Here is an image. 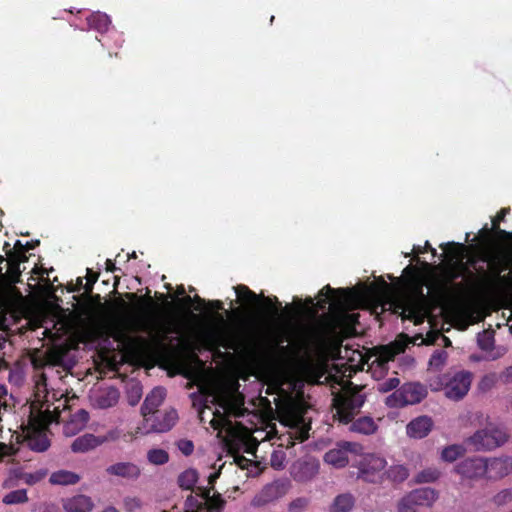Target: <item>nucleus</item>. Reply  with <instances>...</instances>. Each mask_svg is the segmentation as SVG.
<instances>
[{
    "mask_svg": "<svg viewBox=\"0 0 512 512\" xmlns=\"http://www.w3.org/2000/svg\"><path fill=\"white\" fill-rule=\"evenodd\" d=\"M478 346L480 349L485 351H490L494 347V337L493 334L489 331H484L482 334L478 336Z\"/></svg>",
    "mask_w": 512,
    "mask_h": 512,
    "instance_id": "nucleus-41",
    "label": "nucleus"
},
{
    "mask_svg": "<svg viewBox=\"0 0 512 512\" xmlns=\"http://www.w3.org/2000/svg\"><path fill=\"white\" fill-rule=\"evenodd\" d=\"M113 337L118 342H136L138 340L144 341L143 338L130 337L125 331L120 330V329L114 333Z\"/></svg>",
    "mask_w": 512,
    "mask_h": 512,
    "instance_id": "nucleus-50",
    "label": "nucleus"
},
{
    "mask_svg": "<svg viewBox=\"0 0 512 512\" xmlns=\"http://www.w3.org/2000/svg\"><path fill=\"white\" fill-rule=\"evenodd\" d=\"M406 496L407 501L415 506L431 507L439 498V492L431 487H423L410 491Z\"/></svg>",
    "mask_w": 512,
    "mask_h": 512,
    "instance_id": "nucleus-15",
    "label": "nucleus"
},
{
    "mask_svg": "<svg viewBox=\"0 0 512 512\" xmlns=\"http://www.w3.org/2000/svg\"><path fill=\"white\" fill-rule=\"evenodd\" d=\"M493 501L496 505L502 506L512 501V489H504L497 493Z\"/></svg>",
    "mask_w": 512,
    "mask_h": 512,
    "instance_id": "nucleus-44",
    "label": "nucleus"
},
{
    "mask_svg": "<svg viewBox=\"0 0 512 512\" xmlns=\"http://www.w3.org/2000/svg\"><path fill=\"white\" fill-rule=\"evenodd\" d=\"M318 464L309 461L299 462L293 467L292 475L296 481L306 482L318 473Z\"/></svg>",
    "mask_w": 512,
    "mask_h": 512,
    "instance_id": "nucleus-21",
    "label": "nucleus"
},
{
    "mask_svg": "<svg viewBox=\"0 0 512 512\" xmlns=\"http://www.w3.org/2000/svg\"><path fill=\"white\" fill-rule=\"evenodd\" d=\"M107 474L127 479H137L140 476V468L131 462H118L106 469Z\"/></svg>",
    "mask_w": 512,
    "mask_h": 512,
    "instance_id": "nucleus-20",
    "label": "nucleus"
},
{
    "mask_svg": "<svg viewBox=\"0 0 512 512\" xmlns=\"http://www.w3.org/2000/svg\"><path fill=\"white\" fill-rule=\"evenodd\" d=\"M82 288L84 289L83 279L81 277H78L76 285L70 286L68 288V291L69 292H79Z\"/></svg>",
    "mask_w": 512,
    "mask_h": 512,
    "instance_id": "nucleus-55",
    "label": "nucleus"
},
{
    "mask_svg": "<svg viewBox=\"0 0 512 512\" xmlns=\"http://www.w3.org/2000/svg\"><path fill=\"white\" fill-rule=\"evenodd\" d=\"M507 441V434L499 428L488 427L476 431L467 442L475 450H491Z\"/></svg>",
    "mask_w": 512,
    "mask_h": 512,
    "instance_id": "nucleus-6",
    "label": "nucleus"
},
{
    "mask_svg": "<svg viewBox=\"0 0 512 512\" xmlns=\"http://www.w3.org/2000/svg\"><path fill=\"white\" fill-rule=\"evenodd\" d=\"M197 490L196 496L187 497L185 512H221L224 501L219 494L211 496L210 489L206 487H198Z\"/></svg>",
    "mask_w": 512,
    "mask_h": 512,
    "instance_id": "nucleus-5",
    "label": "nucleus"
},
{
    "mask_svg": "<svg viewBox=\"0 0 512 512\" xmlns=\"http://www.w3.org/2000/svg\"><path fill=\"white\" fill-rule=\"evenodd\" d=\"M28 446L34 451L44 452L49 448L50 442L46 435L39 433L33 436H29Z\"/></svg>",
    "mask_w": 512,
    "mask_h": 512,
    "instance_id": "nucleus-36",
    "label": "nucleus"
},
{
    "mask_svg": "<svg viewBox=\"0 0 512 512\" xmlns=\"http://www.w3.org/2000/svg\"><path fill=\"white\" fill-rule=\"evenodd\" d=\"M234 289L238 299L241 302L249 304L251 307L259 305L260 308L264 310L265 314L272 317H279L280 311L283 315L290 314L291 310L293 309L291 305H286L284 308H282V305L276 296L267 297L264 296L263 293L256 294L246 285L240 284L234 287Z\"/></svg>",
    "mask_w": 512,
    "mask_h": 512,
    "instance_id": "nucleus-2",
    "label": "nucleus"
},
{
    "mask_svg": "<svg viewBox=\"0 0 512 512\" xmlns=\"http://www.w3.org/2000/svg\"><path fill=\"white\" fill-rule=\"evenodd\" d=\"M54 485H73L80 481V476L67 470H59L51 474L49 479Z\"/></svg>",
    "mask_w": 512,
    "mask_h": 512,
    "instance_id": "nucleus-28",
    "label": "nucleus"
},
{
    "mask_svg": "<svg viewBox=\"0 0 512 512\" xmlns=\"http://www.w3.org/2000/svg\"><path fill=\"white\" fill-rule=\"evenodd\" d=\"M38 480H40V476H34V475L30 474V475L28 476V478L26 479V482H27L28 484H34V483H36Z\"/></svg>",
    "mask_w": 512,
    "mask_h": 512,
    "instance_id": "nucleus-62",
    "label": "nucleus"
},
{
    "mask_svg": "<svg viewBox=\"0 0 512 512\" xmlns=\"http://www.w3.org/2000/svg\"><path fill=\"white\" fill-rule=\"evenodd\" d=\"M87 24L90 29L103 33L108 30L111 20L105 13L94 12L87 17Z\"/></svg>",
    "mask_w": 512,
    "mask_h": 512,
    "instance_id": "nucleus-27",
    "label": "nucleus"
},
{
    "mask_svg": "<svg viewBox=\"0 0 512 512\" xmlns=\"http://www.w3.org/2000/svg\"><path fill=\"white\" fill-rule=\"evenodd\" d=\"M28 501L27 497V491L25 489H18L9 492L5 497L3 498V502L5 504H20L25 503Z\"/></svg>",
    "mask_w": 512,
    "mask_h": 512,
    "instance_id": "nucleus-39",
    "label": "nucleus"
},
{
    "mask_svg": "<svg viewBox=\"0 0 512 512\" xmlns=\"http://www.w3.org/2000/svg\"><path fill=\"white\" fill-rule=\"evenodd\" d=\"M485 459V474L489 480H498L507 476L512 470V459L510 457H492Z\"/></svg>",
    "mask_w": 512,
    "mask_h": 512,
    "instance_id": "nucleus-12",
    "label": "nucleus"
},
{
    "mask_svg": "<svg viewBox=\"0 0 512 512\" xmlns=\"http://www.w3.org/2000/svg\"><path fill=\"white\" fill-rule=\"evenodd\" d=\"M105 264H106V270L108 272H114L117 269L115 266V263L111 259H107Z\"/></svg>",
    "mask_w": 512,
    "mask_h": 512,
    "instance_id": "nucleus-59",
    "label": "nucleus"
},
{
    "mask_svg": "<svg viewBox=\"0 0 512 512\" xmlns=\"http://www.w3.org/2000/svg\"><path fill=\"white\" fill-rule=\"evenodd\" d=\"M119 397L118 389L110 387L97 397V405L102 409L113 407L118 403Z\"/></svg>",
    "mask_w": 512,
    "mask_h": 512,
    "instance_id": "nucleus-29",
    "label": "nucleus"
},
{
    "mask_svg": "<svg viewBox=\"0 0 512 512\" xmlns=\"http://www.w3.org/2000/svg\"><path fill=\"white\" fill-rule=\"evenodd\" d=\"M493 232L496 234L497 238L500 240H509L512 238V232H508L506 230L500 229H492Z\"/></svg>",
    "mask_w": 512,
    "mask_h": 512,
    "instance_id": "nucleus-53",
    "label": "nucleus"
},
{
    "mask_svg": "<svg viewBox=\"0 0 512 512\" xmlns=\"http://www.w3.org/2000/svg\"><path fill=\"white\" fill-rule=\"evenodd\" d=\"M144 418L146 432L164 433L172 429L178 420V413L175 409L154 412Z\"/></svg>",
    "mask_w": 512,
    "mask_h": 512,
    "instance_id": "nucleus-8",
    "label": "nucleus"
},
{
    "mask_svg": "<svg viewBox=\"0 0 512 512\" xmlns=\"http://www.w3.org/2000/svg\"><path fill=\"white\" fill-rule=\"evenodd\" d=\"M433 427V421L428 416H419L412 421L406 427L407 435L415 438L422 439L426 437Z\"/></svg>",
    "mask_w": 512,
    "mask_h": 512,
    "instance_id": "nucleus-16",
    "label": "nucleus"
},
{
    "mask_svg": "<svg viewBox=\"0 0 512 512\" xmlns=\"http://www.w3.org/2000/svg\"><path fill=\"white\" fill-rule=\"evenodd\" d=\"M149 293L150 290L147 289V293L145 296L138 297L134 293H127L126 297L130 300H137L140 306H142L145 310L151 312L157 310L159 308V305L152 300Z\"/></svg>",
    "mask_w": 512,
    "mask_h": 512,
    "instance_id": "nucleus-38",
    "label": "nucleus"
},
{
    "mask_svg": "<svg viewBox=\"0 0 512 512\" xmlns=\"http://www.w3.org/2000/svg\"><path fill=\"white\" fill-rule=\"evenodd\" d=\"M197 481H198V472L192 468L185 470L178 477L179 486L186 490L193 489V487Z\"/></svg>",
    "mask_w": 512,
    "mask_h": 512,
    "instance_id": "nucleus-32",
    "label": "nucleus"
},
{
    "mask_svg": "<svg viewBox=\"0 0 512 512\" xmlns=\"http://www.w3.org/2000/svg\"><path fill=\"white\" fill-rule=\"evenodd\" d=\"M105 438L95 436L91 433H86L82 436L77 437L71 444V450L74 453H86L89 452L101 444H103Z\"/></svg>",
    "mask_w": 512,
    "mask_h": 512,
    "instance_id": "nucleus-18",
    "label": "nucleus"
},
{
    "mask_svg": "<svg viewBox=\"0 0 512 512\" xmlns=\"http://www.w3.org/2000/svg\"><path fill=\"white\" fill-rule=\"evenodd\" d=\"M509 208H502L495 217L492 218V229H498L500 222L505 219L506 214L509 212Z\"/></svg>",
    "mask_w": 512,
    "mask_h": 512,
    "instance_id": "nucleus-52",
    "label": "nucleus"
},
{
    "mask_svg": "<svg viewBox=\"0 0 512 512\" xmlns=\"http://www.w3.org/2000/svg\"><path fill=\"white\" fill-rule=\"evenodd\" d=\"M441 476L439 469L435 467H429L423 469L415 476V482L418 484L433 483L436 482Z\"/></svg>",
    "mask_w": 512,
    "mask_h": 512,
    "instance_id": "nucleus-34",
    "label": "nucleus"
},
{
    "mask_svg": "<svg viewBox=\"0 0 512 512\" xmlns=\"http://www.w3.org/2000/svg\"><path fill=\"white\" fill-rule=\"evenodd\" d=\"M427 396L424 385L416 382L403 384L386 398V405L390 408H401L407 405L420 403Z\"/></svg>",
    "mask_w": 512,
    "mask_h": 512,
    "instance_id": "nucleus-4",
    "label": "nucleus"
},
{
    "mask_svg": "<svg viewBox=\"0 0 512 512\" xmlns=\"http://www.w3.org/2000/svg\"><path fill=\"white\" fill-rule=\"evenodd\" d=\"M286 455L283 451H274L270 458V465L276 470H281L285 467Z\"/></svg>",
    "mask_w": 512,
    "mask_h": 512,
    "instance_id": "nucleus-43",
    "label": "nucleus"
},
{
    "mask_svg": "<svg viewBox=\"0 0 512 512\" xmlns=\"http://www.w3.org/2000/svg\"><path fill=\"white\" fill-rule=\"evenodd\" d=\"M284 342L283 338L273 340L269 343L264 342L259 339H252L244 345V350L249 355H262L266 354L268 351L279 350L281 352L287 351V346H282L281 344Z\"/></svg>",
    "mask_w": 512,
    "mask_h": 512,
    "instance_id": "nucleus-14",
    "label": "nucleus"
},
{
    "mask_svg": "<svg viewBox=\"0 0 512 512\" xmlns=\"http://www.w3.org/2000/svg\"><path fill=\"white\" fill-rule=\"evenodd\" d=\"M505 376H506L507 381L512 382V366L507 368Z\"/></svg>",
    "mask_w": 512,
    "mask_h": 512,
    "instance_id": "nucleus-64",
    "label": "nucleus"
},
{
    "mask_svg": "<svg viewBox=\"0 0 512 512\" xmlns=\"http://www.w3.org/2000/svg\"><path fill=\"white\" fill-rule=\"evenodd\" d=\"M43 512H61L56 506L50 505L45 507Z\"/></svg>",
    "mask_w": 512,
    "mask_h": 512,
    "instance_id": "nucleus-63",
    "label": "nucleus"
},
{
    "mask_svg": "<svg viewBox=\"0 0 512 512\" xmlns=\"http://www.w3.org/2000/svg\"><path fill=\"white\" fill-rule=\"evenodd\" d=\"M387 478L395 483L404 482L409 476V470L404 465H393L386 471Z\"/></svg>",
    "mask_w": 512,
    "mask_h": 512,
    "instance_id": "nucleus-33",
    "label": "nucleus"
},
{
    "mask_svg": "<svg viewBox=\"0 0 512 512\" xmlns=\"http://www.w3.org/2000/svg\"><path fill=\"white\" fill-rule=\"evenodd\" d=\"M147 460L153 465H164L169 461V454L164 449L153 448L147 452Z\"/></svg>",
    "mask_w": 512,
    "mask_h": 512,
    "instance_id": "nucleus-37",
    "label": "nucleus"
},
{
    "mask_svg": "<svg viewBox=\"0 0 512 512\" xmlns=\"http://www.w3.org/2000/svg\"><path fill=\"white\" fill-rule=\"evenodd\" d=\"M25 248V245L21 243L20 240H17L14 245V251H10L7 256L10 259L11 263L14 264L17 268L20 262H24L27 257L25 253H22V249Z\"/></svg>",
    "mask_w": 512,
    "mask_h": 512,
    "instance_id": "nucleus-40",
    "label": "nucleus"
},
{
    "mask_svg": "<svg viewBox=\"0 0 512 512\" xmlns=\"http://www.w3.org/2000/svg\"><path fill=\"white\" fill-rule=\"evenodd\" d=\"M441 248L445 249L448 247L447 254L451 258V260H455L461 269H466V266L462 262L464 255L463 251L465 250V245L462 243L450 242L445 246L441 245Z\"/></svg>",
    "mask_w": 512,
    "mask_h": 512,
    "instance_id": "nucleus-30",
    "label": "nucleus"
},
{
    "mask_svg": "<svg viewBox=\"0 0 512 512\" xmlns=\"http://www.w3.org/2000/svg\"><path fill=\"white\" fill-rule=\"evenodd\" d=\"M177 447L185 456L191 455L194 451V444L191 440H179L177 443Z\"/></svg>",
    "mask_w": 512,
    "mask_h": 512,
    "instance_id": "nucleus-49",
    "label": "nucleus"
},
{
    "mask_svg": "<svg viewBox=\"0 0 512 512\" xmlns=\"http://www.w3.org/2000/svg\"><path fill=\"white\" fill-rule=\"evenodd\" d=\"M454 472L463 479L482 478L485 474V459L479 457L467 458L454 467Z\"/></svg>",
    "mask_w": 512,
    "mask_h": 512,
    "instance_id": "nucleus-11",
    "label": "nucleus"
},
{
    "mask_svg": "<svg viewBox=\"0 0 512 512\" xmlns=\"http://www.w3.org/2000/svg\"><path fill=\"white\" fill-rule=\"evenodd\" d=\"M214 417L210 421V425L215 429H221L227 422L228 419L225 414L221 413L219 410L213 412Z\"/></svg>",
    "mask_w": 512,
    "mask_h": 512,
    "instance_id": "nucleus-46",
    "label": "nucleus"
},
{
    "mask_svg": "<svg viewBox=\"0 0 512 512\" xmlns=\"http://www.w3.org/2000/svg\"><path fill=\"white\" fill-rule=\"evenodd\" d=\"M99 278V273L93 272L91 269H87L86 283L84 290L87 295H90L93 291V286Z\"/></svg>",
    "mask_w": 512,
    "mask_h": 512,
    "instance_id": "nucleus-45",
    "label": "nucleus"
},
{
    "mask_svg": "<svg viewBox=\"0 0 512 512\" xmlns=\"http://www.w3.org/2000/svg\"><path fill=\"white\" fill-rule=\"evenodd\" d=\"M141 331L148 333L153 341L163 344L169 339V335L178 334L179 327L172 320L144 321L140 327Z\"/></svg>",
    "mask_w": 512,
    "mask_h": 512,
    "instance_id": "nucleus-9",
    "label": "nucleus"
},
{
    "mask_svg": "<svg viewBox=\"0 0 512 512\" xmlns=\"http://www.w3.org/2000/svg\"><path fill=\"white\" fill-rule=\"evenodd\" d=\"M362 446L355 442H342L338 448L329 450L324 455V461L336 468H343L349 463L348 454L358 453Z\"/></svg>",
    "mask_w": 512,
    "mask_h": 512,
    "instance_id": "nucleus-10",
    "label": "nucleus"
},
{
    "mask_svg": "<svg viewBox=\"0 0 512 512\" xmlns=\"http://www.w3.org/2000/svg\"><path fill=\"white\" fill-rule=\"evenodd\" d=\"M365 403V395L358 389L345 390L333 398L334 418L342 424H349Z\"/></svg>",
    "mask_w": 512,
    "mask_h": 512,
    "instance_id": "nucleus-3",
    "label": "nucleus"
},
{
    "mask_svg": "<svg viewBox=\"0 0 512 512\" xmlns=\"http://www.w3.org/2000/svg\"><path fill=\"white\" fill-rule=\"evenodd\" d=\"M166 396L165 389L162 387L154 388L145 398L142 406L141 413L143 417L159 412L158 407L162 404Z\"/></svg>",
    "mask_w": 512,
    "mask_h": 512,
    "instance_id": "nucleus-19",
    "label": "nucleus"
},
{
    "mask_svg": "<svg viewBox=\"0 0 512 512\" xmlns=\"http://www.w3.org/2000/svg\"><path fill=\"white\" fill-rule=\"evenodd\" d=\"M308 506V499L299 497L289 504V512H302Z\"/></svg>",
    "mask_w": 512,
    "mask_h": 512,
    "instance_id": "nucleus-47",
    "label": "nucleus"
},
{
    "mask_svg": "<svg viewBox=\"0 0 512 512\" xmlns=\"http://www.w3.org/2000/svg\"><path fill=\"white\" fill-rule=\"evenodd\" d=\"M355 504V498L350 493L339 494L330 506V512H350Z\"/></svg>",
    "mask_w": 512,
    "mask_h": 512,
    "instance_id": "nucleus-26",
    "label": "nucleus"
},
{
    "mask_svg": "<svg viewBox=\"0 0 512 512\" xmlns=\"http://www.w3.org/2000/svg\"><path fill=\"white\" fill-rule=\"evenodd\" d=\"M400 384V380L397 377H391L383 382L378 383L377 390L381 393H387L396 389Z\"/></svg>",
    "mask_w": 512,
    "mask_h": 512,
    "instance_id": "nucleus-42",
    "label": "nucleus"
},
{
    "mask_svg": "<svg viewBox=\"0 0 512 512\" xmlns=\"http://www.w3.org/2000/svg\"><path fill=\"white\" fill-rule=\"evenodd\" d=\"M78 416L80 417V419H81V421H82L83 423H86V422L89 420V414H88V412H87V411H85V410H80V411L78 412Z\"/></svg>",
    "mask_w": 512,
    "mask_h": 512,
    "instance_id": "nucleus-60",
    "label": "nucleus"
},
{
    "mask_svg": "<svg viewBox=\"0 0 512 512\" xmlns=\"http://www.w3.org/2000/svg\"><path fill=\"white\" fill-rule=\"evenodd\" d=\"M472 373L469 371H458L454 374L446 373L430 383L434 391L443 390L448 399L459 401L463 399L471 386Z\"/></svg>",
    "mask_w": 512,
    "mask_h": 512,
    "instance_id": "nucleus-1",
    "label": "nucleus"
},
{
    "mask_svg": "<svg viewBox=\"0 0 512 512\" xmlns=\"http://www.w3.org/2000/svg\"><path fill=\"white\" fill-rule=\"evenodd\" d=\"M332 295L338 296L332 305L336 308L342 309L348 305L351 291L345 288L334 289L330 287V285H326L319 292V296H324L326 298H329Z\"/></svg>",
    "mask_w": 512,
    "mask_h": 512,
    "instance_id": "nucleus-24",
    "label": "nucleus"
},
{
    "mask_svg": "<svg viewBox=\"0 0 512 512\" xmlns=\"http://www.w3.org/2000/svg\"><path fill=\"white\" fill-rule=\"evenodd\" d=\"M496 383V376L494 374L485 375L479 382V389L482 391L490 390Z\"/></svg>",
    "mask_w": 512,
    "mask_h": 512,
    "instance_id": "nucleus-48",
    "label": "nucleus"
},
{
    "mask_svg": "<svg viewBox=\"0 0 512 512\" xmlns=\"http://www.w3.org/2000/svg\"><path fill=\"white\" fill-rule=\"evenodd\" d=\"M398 309L400 316L403 320L413 321L415 325H420L424 322L427 314V299L422 290L419 291L418 297L409 298L404 303L396 305V312Z\"/></svg>",
    "mask_w": 512,
    "mask_h": 512,
    "instance_id": "nucleus-7",
    "label": "nucleus"
},
{
    "mask_svg": "<svg viewBox=\"0 0 512 512\" xmlns=\"http://www.w3.org/2000/svg\"><path fill=\"white\" fill-rule=\"evenodd\" d=\"M448 281L447 283H445L444 285L441 286V289H446L448 284H450L452 281H454L455 279H457L458 277H460V273L455 271L454 269H449L448 270Z\"/></svg>",
    "mask_w": 512,
    "mask_h": 512,
    "instance_id": "nucleus-54",
    "label": "nucleus"
},
{
    "mask_svg": "<svg viewBox=\"0 0 512 512\" xmlns=\"http://www.w3.org/2000/svg\"><path fill=\"white\" fill-rule=\"evenodd\" d=\"M39 244H40L39 240H31V241L26 242L25 248L22 249V253H25L29 250L35 249Z\"/></svg>",
    "mask_w": 512,
    "mask_h": 512,
    "instance_id": "nucleus-56",
    "label": "nucleus"
},
{
    "mask_svg": "<svg viewBox=\"0 0 512 512\" xmlns=\"http://www.w3.org/2000/svg\"><path fill=\"white\" fill-rule=\"evenodd\" d=\"M350 423V431L365 435L373 434L378 428L374 419L370 416L359 417L355 421L352 420Z\"/></svg>",
    "mask_w": 512,
    "mask_h": 512,
    "instance_id": "nucleus-25",
    "label": "nucleus"
},
{
    "mask_svg": "<svg viewBox=\"0 0 512 512\" xmlns=\"http://www.w3.org/2000/svg\"><path fill=\"white\" fill-rule=\"evenodd\" d=\"M220 476V470L219 471H216L214 473H211L208 477V484L211 486L209 489H213L214 487V484L216 482V480L219 478Z\"/></svg>",
    "mask_w": 512,
    "mask_h": 512,
    "instance_id": "nucleus-57",
    "label": "nucleus"
},
{
    "mask_svg": "<svg viewBox=\"0 0 512 512\" xmlns=\"http://www.w3.org/2000/svg\"><path fill=\"white\" fill-rule=\"evenodd\" d=\"M492 228H488L487 225H485L479 232V235L481 238L487 240L490 237V234L492 232Z\"/></svg>",
    "mask_w": 512,
    "mask_h": 512,
    "instance_id": "nucleus-58",
    "label": "nucleus"
},
{
    "mask_svg": "<svg viewBox=\"0 0 512 512\" xmlns=\"http://www.w3.org/2000/svg\"><path fill=\"white\" fill-rule=\"evenodd\" d=\"M386 466V460L376 454H367L359 462V476L369 482L375 481V476Z\"/></svg>",
    "mask_w": 512,
    "mask_h": 512,
    "instance_id": "nucleus-13",
    "label": "nucleus"
},
{
    "mask_svg": "<svg viewBox=\"0 0 512 512\" xmlns=\"http://www.w3.org/2000/svg\"><path fill=\"white\" fill-rule=\"evenodd\" d=\"M217 401H218L219 406L225 410L230 405L228 399H226V398H221V399H218Z\"/></svg>",
    "mask_w": 512,
    "mask_h": 512,
    "instance_id": "nucleus-61",
    "label": "nucleus"
},
{
    "mask_svg": "<svg viewBox=\"0 0 512 512\" xmlns=\"http://www.w3.org/2000/svg\"><path fill=\"white\" fill-rule=\"evenodd\" d=\"M466 452V449L459 444H453L445 447L441 452V459L445 462L452 463L459 457H462Z\"/></svg>",
    "mask_w": 512,
    "mask_h": 512,
    "instance_id": "nucleus-31",
    "label": "nucleus"
},
{
    "mask_svg": "<svg viewBox=\"0 0 512 512\" xmlns=\"http://www.w3.org/2000/svg\"><path fill=\"white\" fill-rule=\"evenodd\" d=\"M63 507L67 512H90L93 502L90 497L80 494L67 499Z\"/></svg>",
    "mask_w": 512,
    "mask_h": 512,
    "instance_id": "nucleus-22",
    "label": "nucleus"
},
{
    "mask_svg": "<svg viewBox=\"0 0 512 512\" xmlns=\"http://www.w3.org/2000/svg\"><path fill=\"white\" fill-rule=\"evenodd\" d=\"M398 512H416L415 505L407 501L406 495L398 503Z\"/></svg>",
    "mask_w": 512,
    "mask_h": 512,
    "instance_id": "nucleus-51",
    "label": "nucleus"
},
{
    "mask_svg": "<svg viewBox=\"0 0 512 512\" xmlns=\"http://www.w3.org/2000/svg\"><path fill=\"white\" fill-rule=\"evenodd\" d=\"M506 266L493 265L491 268V275H485L484 286L486 289L494 290L500 284H507L511 281L509 275H501L506 270Z\"/></svg>",
    "mask_w": 512,
    "mask_h": 512,
    "instance_id": "nucleus-23",
    "label": "nucleus"
},
{
    "mask_svg": "<svg viewBox=\"0 0 512 512\" xmlns=\"http://www.w3.org/2000/svg\"><path fill=\"white\" fill-rule=\"evenodd\" d=\"M183 301L186 304H190L193 301L197 302L199 304V306L195 307V310H198V311L202 309L203 305H208L211 309H214L216 311L224 309L222 301L212 300V301L206 302L204 299H202L198 295H195L193 298L191 296L187 295L183 298Z\"/></svg>",
    "mask_w": 512,
    "mask_h": 512,
    "instance_id": "nucleus-35",
    "label": "nucleus"
},
{
    "mask_svg": "<svg viewBox=\"0 0 512 512\" xmlns=\"http://www.w3.org/2000/svg\"><path fill=\"white\" fill-rule=\"evenodd\" d=\"M281 494V485L277 482H273L265 485L262 490L254 496L251 504L254 507H262L278 499Z\"/></svg>",
    "mask_w": 512,
    "mask_h": 512,
    "instance_id": "nucleus-17",
    "label": "nucleus"
}]
</instances>
